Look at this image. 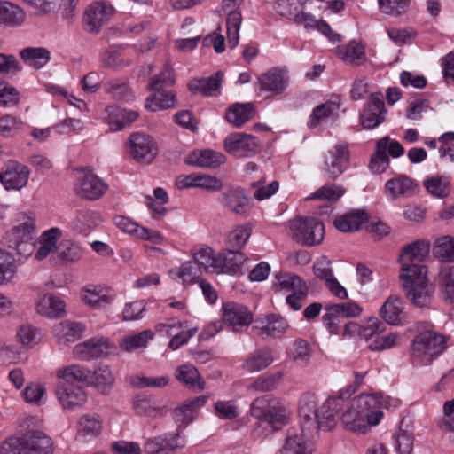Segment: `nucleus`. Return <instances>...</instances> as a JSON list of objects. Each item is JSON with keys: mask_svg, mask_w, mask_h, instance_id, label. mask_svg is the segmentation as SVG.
I'll list each match as a JSON object with an SVG mask.
<instances>
[{"mask_svg": "<svg viewBox=\"0 0 454 454\" xmlns=\"http://www.w3.org/2000/svg\"><path fill=\"white\" fill-rule=\"evenodd\" d=\"M221 76L222 74L217 72L208 78L192 79L189 82L188 88L191 92L194 94L210 96L213 91H215L219 89L221 84Z\"/></svg>", "mask_w": 454, "mask_h": 454, "instance_id": "obj_43", "label": "nucleus"}, {"mask_svg": "<svg viewBox=\"0 0 454 454\" xmlns=\"http://www.w3.org/2000/svg\"><path fill=\"white\" fill-rule=\"evenodd\" d=\"M175 83L174 70L169 64H165L158 75L151 79L148 90L159 91L165 86H171Z\"/></svg>", "mask_w": 454, "mask_h": 454, "instance_id": "obj_60", "label": "nucleus"}, {"mask_svg": "<svg viewBox=\"0 0 454 454\" xmlns=\"http://www.w3.org/2000/svg\"><path fill=\"white\" fill-rule=\"evenodd\" d=\"M287 355L293 361L300 364H307L311 356V349L306 340L297 339L288 348Z\"/></svg>", "mask_w": 454, "mask_h": 454, "instance_id": "obj_55", "label": "nucleus"}, {"mask_svg": "<svg viewBox=\"0 0 454 454\" xmlns=\"http://www.w3.org/2000/svg\"><path fill=\"white\" fill-rule=\"evenodd\" d=\"M170 274H176L180 278L184 284H192L201 281L202 270L200 269L199 264L193 261H187L182 264L177 271L171 270Z\"/></svg>", "mask_w": 454, "mask_h": 454, "instance_id": "obj_54", "label": "nucleus"}, {"mask_svg": "<svg viewBox=\"0 0 454 454\" xmlns=\"http://www.w3.org/2000/svg\"><path fill=\"white\" fill-rule=\"evenodd\" d=\"M430 244L424 240H417L406 245L400 254V263L404 266V270H408L409 265L421 264L425 258L429 254Z\"/></svg>", "mask_w": 454, "mask_h": 454, "instance_id": "obj_21", "label": "nucleus"}, {"mask_svg": "<svg viewBox=\"0 0 454 454\" xmlns=\"http://www.w3.org/2000/svg\"><path fill=\"white\" fill-rule=\"evenodd\" d=\"M319 407L314 395H303L299 403V416L301 419V433L308 439H314L318 435V424H317Z\"/></svg>", "mask_w": 454, "mask_h": 454, "instance_id": "obj_8", "label": "nucleus"}, {"mask_svg": "<svg viewBox=\"0 0 454 454\" xmlns=\"http://www.w3.org/2000/svg\"><path fill=\"white\" fill-rule=\"evenodd\" d=\"M265 179L261 178L258 181L253 182L251 184V187L254 189V197L257 200H263L270 198L273 194H275L278 188L279 184L278 181H272L270 184L265 185Z\"/></svg>", "mask_w": 454, "mask_h": 454, "instance_id": "obj_61", "label": "nucleus"}, {"mask_svg": "<svg viewBox=\"0 0 454 454\" xmlns=\"http://www.w3.org/2000/svg\"><path fill=\"white\" fill-rule=\"evenodd\" d=\"M55 393L64 409L74 410L82 406L87 401V395L84 389L77 385L59 382Z\"/></svg>", "mask_w": 454, "mask_h": 454, "instance_id": "obj_16", "label": "nucleus"}, {"mask_svg": "<svg viewBox=\"0 0 454 454\" xmlns=\"http://www.w3.org/2000/svg\"><path fill=\"white\" fill-rule=\"evenodd\" d=\"M107 190V184L95 174L86 173L76 186L77 194L94 200L100 198Z\"/></svg>", "mask_w": 454, "mask_h": 454, "instance_id": "obj_23", "label": "nucleus"}, {"mask_svg": "<svg viewBox=\"0 0 454 454\" xmlns=\"http://www.w3.org/2000/svg\"><path fill=\"white\" fill-rule=\"evenodd\" d=\"M291 237L302 246L321 244L325 237V225L315 217H295L289 222Z\"/></svg>", "mask_w": 454, "mask_h": 454, "instance_id": "obj_4", "label": "nucleus"}, {"mask_svg": "<svg viewBox=\"0 0 454 454\" xmlns=\"http://www.w3.org/2000/svg\"><path fill=\"white\" fill-rule=\"evenodd\" d=\"M19 224L5 235V244L12 250V256L18 260L31 255L35 249L34 234L35 231V215L34 213H19L16 215Z\"/></svg>", "mask_w": 454, "mask_h": 454, "instance_id": "obj_2", "label": "nucleus"}, {"mask_svg": "<svg viewBox=\"0 0 454 454\" xmlns=\"http://www.w3.org/2000/svg\"><path fill=\"white\" fill-rule=\"evenodd\" d=\"M176 378L186 387L193 390H203L205 381L198 372L197 368L192 364L180 365L176 370Z\"/></svg>", "mask_w": 454, "mask_h": 454, "instance_id": "obj_38", "label": "nucleus"}, {"mask_svg": "<svg viewBox=\"0 0 454 454\" xmlns=\"http://www.w3.org/2000/svg\"><path fill=\"white\" fill-rule=\"evenodd\" d=\"M276 290H292L290 294L295 299L304 301L308 296V285L295 274H284L278 278V283L275 285Z\"/></svg>", "mask_w": 454, "mask_h": 454, "instance_id": "obj_34", "label": "nucleus"}, {"mask_svg": "<svg viewBox=\"0 0 454 454\" xmlns=\"http://www.w3.org/2000/svg\"><path fill=\"white\" fill-rule=\"evenodd\" d=\"M193 262L199 264L200 269L207 273H216L217 255L210 247L200 248L193 253Z\"/></svg>", "mask_w": 454, "mask_h": 454, "instance_id": "obj_56", "label": "nucleus"}, {"mask_svg": "<svg viewBox=\"0 0 454 454\" xmlns=\"http://www.w3.org/2000/svg\"><path fill=\"white\" fill-rule=\"evenodd\" d=\"M250 413L259 420L267 422L273 429H279L287 419L286 409L271 395H263L254 400Z\"/></svg>", "mask_w": 454, "mask_h": 454, "instance_id": "obj_6", "label": "nucleus"}, {"mask_svg": "<svg viewBox=\"0 0 454 454\" xmlns=\"http://www.w3.org/2000/svg\"><path fill=\"white\" fill-rule=\"evenodd\" d=\"M344 399L341 395L327 398L319 407L317 424L318 431H329L337 424L336 415L343 408Z\"/></svg>", "mask_w": 454, "mask_h": 454, "instance_id": "obj_14", "label": "nucleus"}, {"mask_svg": "<svg viewBox=\"0 0 454 454\" xmlns=\"http://www.w3.org/2000/svg\"><path fill=\"white\" fill-rule=\"evenodd\" d=\"M403 309L402 301L398 297L391 295L382 305L380 315L385 322L390 325H399Z\"/></svg>", "mask_w": 454, "mask_h": 454, "instance_id": "obj_44", "label": "nucleus"}, {"mask_svg": "<svg viewBox=\"0 0 454 454\" xmlns=\"http://www.w3.org/2000/svg\"><path fill=\"white\" fill-rule=\"evenodd\" d=\"M179 434H165L160 436L150 438L145 443V451L147 454H168L182 446L179 442Z\"/></svg>", "mask_w": 454, "mask_h": 454, "instance_id": "obj_27", "label": "nucleus"}, {"mask_svg": "<svg viewBox=\"0 0 454 454\" xmlns=\"http://www.w3.org/2000/svg\"><path fill=\"white\" fill-rule=\"evenodd\" d=\"M255 324L253 329L257 330L259 335L266 337L279 336L286 333L289 326L283 317L273 313L256 318Z\"/></svg>", "mask_w": 454, "mask_h": 454, "instance_id": "obj_20", "label": "nucleus"}, {"mask_svg": "<svg viewBox=\"0 0 454 454\" xmlns=\"http://www.w3.org/2000/svg\"><path fill=\"white\" fill-rule=\"evenodd\" d=\"M105 112L106 114L105 121L112 131L121 130L138 117L136 111L127 110L116 106H108Z\"/></svg>", "mask_w": 454, "mask_h": 454, "instance_id": "obj_28", "label": "nucleus"}, {"mask_svg": "<svg viewBox=\"0 0 454 454\" xmlns=\"http://www.w3.org/2000/svg\"><path fill=\"white\" fill-rule=\"evenodd\" d=\"M416 188L415 182L406 176H398L392 178L386 183L385 186L387 194L392 200L410 197L415 192Z\"/></svg>", "mask_w": 454, "mask_h": 454, "instance_id": "obj_31", "label": "nucleus"}, {"mask_svg": "<svg viewBox=\"0 0 454 454\" xmlns=\"http://www.w3.org/2000/svg\"><path fill=\"white\" fill-rule=\"evenodd\" d=\"M19 55L28 66L35 69L43 67L51 59L50 51L44 47H27Z\"/></svg>", "mask_w": 454, "mask_h": 454, "instance_id": "obj_41", "label": "nucleus"}, {"mask_svg": "<svg viewBox=\"0 0 454 454\" xmlns=\"http://www.w3.org/2000/svg\"><path fill=\"white\" fill-rule=\"evenodd\" d=\"M226 14V27L228 46L234 49L239 42V31L242 23V15L239 11H228Z\"/></svg>", "mask_w": 454, "mask_h": 454, "instance_id": "obj_51", "label": "nucleus"}, {"mask_svg": "<svg viewBox=\"0 0 454 454\" xmlns=\"http://www.w3.org/2000/svg\"><path fill=\"white\" fill-rule=\"evenodd\" d=\"M344 192L345 189L341 186L336 184L325 185L320 187L308 199L335 201L338 200L344 194Z\"/></svg>", "mask_w": 454, "mask_h": 454, "instance_id": "obj_62", "label": "nucleus"}, {"mask_svg": "<svg viewBox=\"0 0 454 454\" xmlns=\"http://www.w3.org/2000/svg\"><path fill=\"white\" fill-rule=\"evenodd\" d=\"M446 348V338L434 331L419 333L411 343V354L420 364L427 365Z\"/></svg>", "mask_w": 454, "mask_h": 454, "instance_id": "obj_5", "label": "nucleus"}, {"mask_svg": "<svg viewBox=\"0 0 454 454\" xmlns=\"http://www.w3.org/2000/svg\"><path fill=\"white\" fill-rule=\"evenodd\" d=\"M25 454H51L54 450L51 438L40 430H28L23 434Z\"/></svg>", "mask_w": 454, "mask_h": 454, "instance_id": "obj_18", "label": "nucleus"}, {"mask_svg": "<svg viewBox=\"0 0 454 454\" xmlns=\"http://www.w3.org/2000/svg\"><path fill=\"white\" fill-rule=\"evenodd\" d=\"M115 12L113 5L106 2H94L84 11L82 27L90 34H98L107 24Z\"/></svg>", "mask_w": 454, "mask_h": 454, "instance_id": "obj_7", "label": "nucleus"}, {"mask_svg": "<svg viewBox=\"0 0 454 454\" xmlns=\"http://www.w3.org/2000/svg\"><path fill=\"white\" fill-rule=\"evenodd\" d=\"M36 310L46 317H59L65 314V303L59 297L48 294L41 298L36 303Z\"/></svg>", "mask_w": 454, "mask_h": 454, "instance_id": "obj_40", "label": "nucleus"}, {"mask_svg": "<svg viewBox=\"0 0 454 454\" xmlns=\"http://www.w3.org/2000/svg\"><path fill=\"white\" fill-rule=\"evenodd\" d=\"M273 361V350L270 347H262L254 351L246 359L242 367L248 372H258L268 368Z\"/></svg>", "mask_w": 454, "mask_h": 454, "instance_id": "obj_32", "label": "nucleus"}, {"mask_svg": "<svg viewBox=\"0 0 454 454\" xmlns=\"http://www.w3.org/2000/svg\"><path fill=\"white\" fill-rule=\"evenodd\" d=\"M114 382L115 378L110 367L100 364L91 372L89 385L95 387L101 395H107L112 392Z\"/></svg>", "mask_w": 454, "mask_h": 454, "instance_id": "obj_30", "label": "nucleus"}, {"mask_svg": "<svg viewBox=\"0 0 454 454\" xmlns=\"http://www.w3.org/2000/svg\"><path fill=\"white\" fill-rule=\"evenodd\" d=\"M388 403L381 394L360 395L353 398L341 416L345 429L364 434L371 426L380 423L382 409H388Z\"/></svg>", "mask_w": 454, "mask_h": 454, "instance_id": "obj_1", "label": "nucleus"}, {"mask_svg": "<svg viewBox=\"0 0 454 454\" xmlns=\"http://www.w3.org/2000/svg\"><path fill=\"white\" fill-rule=\"evenodd\" d=\"M101 222V216L98 212L84 209L78 211L73 224L77 231L87 234L88 231L98 226Z\"/></svg>", "mask_w": 454, "mask_h": 454, "instance_id": "obj_45", "label": "nucleus"}, {"mask_svg": "<svg viewBox=\"0 0 454 454\" xmlns=\"http://www.w3.org/2000/svg\"><path fill=\"white\" fill-rule=\"evenodd\" d=\"M408 268L409 271H406L404 266L401 265L400 273L406 297L417 307L427 306L434 288L427 283L426 267L422 264H413L409 265Z\"/></svg>", "mask_w": 454, "mask_h": 454, "instance_id": "obj_3", "label": "nucleus"}, {"mask_svg": "<svg viewBox=\"0 0 454 454\" xmlns=\"http://www.w3.org/2000/svg\"><path fill=\"white\" fill-rule=\"evenodd\" d=\"M57 376L59 383L74 385V381H75L89 385L91 371L81 364H71L59 369Z\"/></svg>", "mask_w": 454, "mask_h": 454, "instance_id": "obj_35", "label": "nucleus"}, {"mask_svg": "<svg viewBox=\"0 0 454 454\" xmlns=\"http://www.w3.org/2000/svg\"><path fill=\"white\" fill-rule=\"evenodd\" d=\"M389 137L386 136L379 139L376 143L375 153L372 155L369 168L376 174L383 173L389 166V158L387 154V145Z\"/></svg>", "mask_w": 454, "mask_h": 454, "instance_id": "obj_42", "label": "nucleus"}, {"mask_svg": "<svg viewBox=\"0 0 454 454\" xmlns=\"http://www.w3.org/2000/svg\"><path fill=\"white\" fill-rule=\"evenodd\" d=\"M368 220V215L364 210H351L338 215L333 224L341 232H355Z\"/></svg>", "mask_w": 454, "mask_h": 454, "instance_id": "obj_33", "label": "nucleus"}, {"mask_svg": "<svg viewBox=\"0 0 454 454\" xmlns=\"http://www.w3.org/2000/svg\"><path fill=\"white\" fill-rule=\"evenodd\" d=\"M288 76L286 72L278 69L272 68L268 72L262 74L258 82L260 84V90L264 91L271 92L274 95L281 94L288 85Z\"/></svg>", "mask_w": 454, "mask_h": 454, "instance_id": "obj_25", "label": "nucleus"}, {"mask_svg": "<svg viewBox=\"0 0 454 454\" xmlns=\"http://www.w3.org/2000/svg\"><path fill=\"white\" fill-rule=\"evenodd\" d=\"M114 223L121 231L129 234H134L137 238L148 240L153 244H161L163 240V237L158 231L139 226L128 217L122 215L115 216Z\"/></svg>", "mask_w": 454, "mask_h": 454, "instance_id": "obj_17", "label": "nucleus"}, {"mask_svg": "<svg viewBox=\"0 0 454 454\" xmlns=\"http://www.w3.org/2000/svg\"><path fill=\"white\" fill-rule=\"evenodd\" d=\"M433 254L442 262H454V238L443 236L437 239L433 247Z\"/></svg>", "mask_w": 454, "mask_h": 454, "instance_id": "obj_52", "label": "nucleus"}, {"mask_svg": "<svg viewBox=\"0 0 454 454\" xmlns=\"http://www.w3.org/2000/svg\"><path fill=\"white\" fill-rule=\"evenodd\" d=\"M223 319L237 330L238 326H248L253 321V314L242 304L228 302L223 305Z\"/></svg>", "mask_w": 454, "mask_h": 454, "instance_id": "obj_19", "label": "nucleus"}, {"mask_svg": "<svg viewBox=\"0 0 454 454\" xmlns=\"http://www.w3.org/2000/svg\"><path fill=\"white\" fill-rule=\"evenodd\" d=\"M151 330H145L138 334L130 335L121 340L120 347L127 352H133L138 348H145L147 342L153 338Z\"/></svg>", "mask_w": 454, "mask_h": 454, "instance_id": "obj_53", "label": "nucleus"}, {"mask_svg": "<svg viewBox=\"0 0 454 454\" xmlns=\"http://www.w3.org/2000/svg\"><path fill=\"white\" fill-rule=\"evenodd\" d=\"M311 439L303 435L293 434L286 438L281 454H313L311 446L308 443Z\"/></svg>", "mask_w": 454, "mask_h": 454, "instance_id": "obj_46", "label": "nucleus"}, {"mask_svg": "<svg viewBox=\"0 0 454 454\" xmlns=\"http://www.w3.org/2000/svg\"><path fill=\"white\" fill-rule=\"evenodd\" d=\"M440 277L443 281L447 298L454 302V265H445L441 268Z\"/></svg>", "mask_w": 454, "mask_h": 454, "instance_id": "obj_64", "label": "nucleus"}, {"mask_svg": "<svg viewBox=\"0 0 454 454\" xmlns=\"http://www.w3.org/2000/svg\"><path fill=\"white\" fill-rule=\"evenodd\" d=\"M342 59L354 66H361L366 61L364 46L356 41L349 42L343 53Z\"/></svg>", "mask_w": 454, "mask_h": 454, "instance_id": "obj_57", "label": "nucleus"}, {"mask_svg": "<svg viewBox=\"0 0 454 454\" xmlns=\"http://www.w3.org/2000/svg\"><path fill=\"white\" fill-rule=\"evenodd\" d=\"M283 377L282 372L262 375L247 387V390L249 392L272 391L278 387Z\"/></svg>", "mask_w": 454, "mask_h": 454, "instance_id": "obj_49", "label": "nucleus"}, {"mask_svg": "<svg viewBox=\"0 0 454 454\" xmlns=\"http://www.w3.org/2000/svg\"><path fill=\"white\" fill-rule=\"evenodd\" d=\"M225 151L237 158L252 157L260 151L256 137L241 132L228 135L223 142Z\"/></svg>", "mask_w": 454, "mask_h": 454, "instance_id": "obj_10", "label": "nucleus"}, {"mask_svg": "<svg viewBox=\"0 0 454 454\" xmlns=\"http://www.w3.org/2000/svg\"><path fill=\"white\" fill-rule=\"evenodd\" d=\"M427 192L439 199L446 198L450 193V178L444 176H434L423 183Z\"/></svg>", "mask_w": 454, "mask_h": 454, "instance_id": "obj_48", "label": "nucleus"}, {"mask_svg": "<svg viewBox=\"0 0 454 454\" xmlns=\"http://www.w3.org/2000/svg\"><path fill=\"white\" fill-rule=\"evenodd\" d=\"M223 205L236 215L246 217L251 205L243 190L239 187L230 189L222 194Z\"/></svg>", "mask_w": 454, "mask_h": 454, "instance_id": "obj_24", "label": "nucleus"}, {"mask_svg": "<svg viewBox=\"0 0 454 454\" xmlns=\"http://www.w3.org/2000/svg\"><path fill=\"white\" fill-rule=\"evenodd\" d=\"M59 327L61 333L59 341L65 345L79 340L85 329L81 323L71 321H63Z\"/></svg>", "mask_w": 454, "mask_h": 454, "instance_id": "obj_58", "label": "nucleus"}, {"mask_svg": "<svg viewBox=\"0 0 454 454\" xmlns=\"http://www.w3.org/2000/svg\"><path fill=\"white\" fill-rule=\"evenodd\" d=\"M349 152L345 145H336L328 151L325 160V170L331 179L339 177L347 168Z\"/></svg>", "mask_w": 454, "mask_h": 454, "instance_id": "obj_15", "label": "nucleus"}, {"mask_svg": "<svg viewBox=\"0 0 454 454\" xmlns=\"http://www.w3.org/2000/svg\"><path fill=\"white\" fill-rule=\"evenodd\" d=\"M58 254L61 262L67 265L80 260L82 249L79 245L67 240L60 244Z\"/></svg>", "mask_w": 454, "mask_h": 454, "instance_id": "obj_59", "label": "nucleus"}, {"mask_svg": "<svg viewBox=\"0 0 454 454\" xmlns=\"http://www.w3.org/2000/svg\"><path fill=\"white\" fill-rule=\"evenodd\" d=\"M255 114L253 103H236L230 106L225 113V119L235 127H240Z\"/></svg>", "mask_w": 454, "mask_h": 454, "instance_id": "obj_37", "label": "nucleus"}, {"mask_svg": "<svg viewBox=\"0 0 454 454\" xmlns=\"http://www.w3.org/2000/svg\"><path fill=\"white\" fill-rule=\"evenodd\" d=\"M411 0H379L380 10L388 15L398 16L405 12Z\"/></svg>", "mask_w": 454, "mask_h": 454, "instance_id": "obj_63", "label": "nucleus"}, {"mask_svg": "<svg viewBox=\"0 0 454 454\" xmlns=\"http://www.w3.org/2000/svg\"><path fill=\"white\" fill-rule=\"evenodd\" d=\"M29 173L27 167L9 160L4 165V172L0 173V181L6 190H20L27 185Z\"/></svg>", "mask_w": 454, "mask_h": 454, "instance_id": "obj_12", "label": "nucleus"}, {"mask_svg": "<svg viewBox=\"0 0 454 454\" xmlns=\"http://www.w3.org/2000/svg\"><path fill=\"white\" fill-rule=\"evenodd\" d=\"M246 261V255L239 250L223 249L217 254L216 274L228 273L234 275L240 270Z\"/></svg>", "mask_w": 454, "mask_h": 454, "instance_id": "obj_26", "label": "nucleus"}, {"mask_svg": "<svg viewBox=\"0 0 454 454\" xmlns=\"http://www.w3.org/2000/svg\"><path fill=\"white\" fill-rule=\"evenodd\" d=\"M387 109L380 93L372 94L360 114L364 129H372L386 121Z\"/></svg>", "mask_w": 454, "mask_h": 454, "instance_id": "obj_11", "label": "nucleus"}, {"mask_svg": "<svg viewBox=\"0 0 454 454\" xmlns=\"http://www.w3.org/2000/svg\"><path fill=\"white\" fill-rule=\"evenodd\" d=\"M252 233V229L247 224L236 226L225 236V244L227 248L231 250H239L245 247Z\"/></svg>", "mask_w": 454, "mask_h": 454, "instance_id": "obj_47", "label": "nucleus"}, {"mask_svg": "<svg viewBox=\"0 0 454 454\" xmlns=\"http://www.w3.org/2000/svg\"><path fill=\"white\" fill-rule=\"evenodd\" d=\"M26 19V12L17 4L0 2V25L15 27L20 26Z\"/></svg>", "mask_w": 454, "mask_h": 454, "instance_id": "obj_36", "label": "nucleus"}, {"mask_svg": "<svg viewBox=\"0 0 454 454\" xmlns=\"http://www.w3.org/2000/svg\"><path fill=\"white\" fill-rule=\"evenodd\" d=\"M102 431V419L98 415L85 414L78 422L76 436L83 440H90L100 434Z\"/></svg>", "mask_w": 454, "mask_h": 454, "instance_id": "obj_39", "label": "nucleus"}, {"mask_svg": "<svg viewBox=\"0 0 454 454\" xmlns=\"http://www.w3.org/2000/svg\"><path fill=\"white\" fill-rule=\"evenodd\" d=\"M110 348L111 346L107 339L94 337L75 345L73 352L76 358L90 361L108 355Z\"/></svg>", "mask_w": 454, "mask_h": 454, "instance_id": "obj_13", "label": "nucleus"}, {"mask_svg": "<svg viewBox=\"0 0 454 454\" xmlns=\"http://www.w3.org/2000/svg\"><path fill=\"white\" fill-rule=\"evenodd\" d=\"M225 160L226 158L222 153L207 149L192 152L186 157L185 163L200 168H216Z\"/></svg>", "mask_w": 454, "mask_h": 454, "instance_id": "obj_29", "label": "nucleus"}, {"mask_svg": "<svg viewBox=\"0 0 454 454\" xmlns=\"http://www.w3.org/2000/svg\"><path fill=\"white\" fill-rule=\"evenodd\" d=\"M430 244L424 240H417L406 245L400 254V263L404 266V270H408L409 265L421 264L425 258L429 254Z\"/></svg>", "mask_w": 454, "mask_h": 454, "instance_id": "obj_22", "label": "nucleus"}, {"mask_svg": "<svg viewBox=\"0 0 454 454\" xmlns=\"http://www.w3.org/2000/svg\"><path fill=\"white\" fill-rule=\"evenodd\" d=\"M129 154L137 162L151 163L158 155L159 148L153 138L145 133H133L129 141Z\"/></svg>", "mask_w": 454, "mask_h": 454, "instance_id": "obj_9", "label": "nucleus"}, {"mask_svg": "<svg viewBox=\"0 0 454 454\" xmlns=\"http://www.w3.org/2000/svg\"><path fill=\"white\" fill-rule=\"evenodd\" d=\"M176 94L173 91L159 90L146 99L145 106L151 111L168 109L175 106Z\"/></svg>", "mask_w": 454, "mask_h": 454, "instance_id": "obj_50", "label": "nucleus"}]
</instances>
